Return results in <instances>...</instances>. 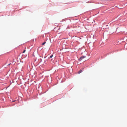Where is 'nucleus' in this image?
<instances>
[{
    "label": "nucleus",
    "mask_w": 127,
    "mask_h": 127,
    "mask_svg": "<svg viewBox=\"0 0 127 127\" xmlns=\"http://www.w3.org/2000/svg\"><path fill=\"white\" fill-rule=\"evenodd\" d=\"M86 57H85L84 56H83L81 57L80 59H79V61H81L83 59H84V58Z\"/></svg>",
    "instance_id": "1"
},
{
    "label": "nucleus",
    "mask_w": 127,
    "mask_h": 127,
    "mask_svg": "<svg viewBox=\"0 0 127 127\" xmlns=\"http://www.w3.org/2000/svg\"><path fill=\"white\" fill-rule=\"evenodd\" d=\"M82 70H81L78 72V73L79 74L80 73H81L82 72Z\"/></svg>",
    "instance_id": "2"
},
{
    "label": "nucleus",
    "mask_w": 127,
    "mask_h": 127,
    "mask_svg": "<svg viewBox=\"0 0 127 127\" xmlns=\"http://www.w3.org/2000/svg\"><path fill=\"white\" fill-rule=\"evenodd\" d=\"M53 56V55H52L50 57H49V58H52V57Z\"/></svg>",
    "instance_id": "3"
},
{
    "label": "nucleus",
    "mask_w": 127,
    "mask_h": 127,
    "mask_svg": "<svg viewBox=\"0 0 127 127\" xmlns=\"http://www.w3.org/2000/svg\"><path fill=\"white\" fill-rule=\"evenodd\" d=\"M46 42H45L43 43L42 44V45H44L45 43H46Z\"/></svg>",
    "instance_id": "4"
},
{
    "label": "nucleus",
    "mask_w": 127,
    "mask_h": 127,
    "mask_svg": "<svg viewBox=\"0 0 127 127\" xmlns=\"http://www.w3.org/2000/svg\"><path fill=\"white\" fill-rule=\"evenodd\" d=\"M25 51H26V50H24L23 51V53H24L25 52Z\"/></svg>",
    "instance_id": "5"
},
{
    "label": "nucleus",
    "mask_w": 127,
    "mask_h": 127,
    "mask_svg": "<svg viewBox=\"0 0 127 127\" xmlns=\"http://www.w3.org/2000/svg\"><path fill=\"white\" fill-rule=\"evenodd\" d=\"M11 64H8V65H10Z\"/></svg>",
    "instance_id": "6"
},
{
    "label": "nucleus",
    "mask_w": 127,
    "mask_h": 127,
    "mask_svg": "<svg viewBox=\"0 0 127 127\" xmlns=\"http://www.w3.org/2000/svg\"><path fill=\"white\" fill-rule=\"evenodd\" d=\"M14 101H12V102H14Z\"/></svg>",
    "instance_id": "7"
}]
</instances>
